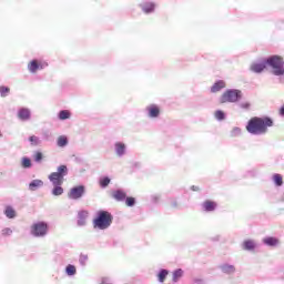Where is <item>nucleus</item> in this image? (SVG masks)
<instances>
[{
    "mask_svg": "<svg viewBox=\"0 0 284 284\" xmlns=\"http://www.w3.org/2000/svg\"><path fill=\"white\" fill-rule=\"evenodd\" d=\"M3 136V134L0 132V138Z\"/></svg>",
    "mask_w": 284,
    "mask_h": 284,
    "instance_id": "nucleus-42",
    "label": "nucleus"
},
{
    "mask_svg": "<svg viewBox=\"0 0 284 284\" xmlns=\"http://www.w3.org/2000/svg\"><path fill=\"white\" fill-rule=\"evenodd\" d=\"M39 187H43V181H41V180H33L29 184V190H31V192L39 190Z\"/></svg>",
    "mask_w": 284,
    "mask_h": 284,
    "instance_id": "nucleus-16",
    "label": "nucleus"
},
{
    "mask_svg": "<svg viewBox=\"0 0 284 284\" xmlns=\"http://www.w3.org/2000/svg\"><path fill=\"white\" fill-rule=\"evenodd\" d=\"M63 194V187L61 185H55V187L52 190L53 196H61Z\"/></svg>",
    "mask_w": 284,
    "mask_h": 284,
    "instance_id": "nucleus-29",
    "label": "nucleus"
},
{
    "mask_svg": "<svg viewBox=\"0 0 284 284\" xmlns=\"http://www.w3.org/2000/svg\"><path fill=\"white\" fill-rule=\"evenodd\" d=\"M124 201L128 207H133V205L136 203V200L134 197H125Z\"/></svg>",
    "mask_w": 284,
    "mask_h": 284,
    "instance_id": "nucleus-31",
    "label": "nucleus"
},
{
    "mask_svg": "<svg viewBox=\"0 0 284 284\" xmlns=\"http://www.w3.org/2000/svg\"><path fill=\"white\" fill-rule=\"evenodd\" d=\"M33 159L37 163H41V161H43V153L41 152H36L34 155H33Z\"/></svg>",
    "mask_w": 284,
    "mask_h": 284,
    "instance_id": "nucleus-34",
    "label": "nucleus"
},
{
    "mask_svg": "<svg viewBox=\"0 0 284 284\" xmlns=\"http://www.w3.org/2000/svg\"><path fill=\"white\" fill-rule=\"evenodd\" d=\"M148 112H149V116L151 119H156V116H159L161 114V109L159 106H156V104H151L146 108Z\"/></svg>",
    "mask_w": 284,
    "mask_h": 284,
    "instance_id": "nucleus-10",
    "label": "nucleus"
},
{
    "mask_svg": "<svg viewBox=\"0 0 284 284\" xmlns=\"http://www.w3.org/2000/svg\"><path fill=\"white\" fill-rule=\"evenodd\" d=\"M31 234L32 236L41 237L48 234V223L45 222H37L31 225Z\"/></svg>",
    "mask_w": 284,
    "mask_h": 284,
    "instance_id": "nucleus-6",
    "label": "nucleus"
},
{
    "mask_svg": "<svg viewBox=\"0 0 284 284\" xmlns=\"http://www.w3.org/2000/svg\"><path fill=\"white\" fill-rule=\"evenodd\" d=\"M143 12L150 14V12H154V3L153 2H145L141 6Z\"/></svg>",
    "mask_w": 284,
    "mask_h": 284,
    "instance_id": "nucleus-17",
    "label": "nucleus"
},
{
    "mask_svg": "<svg viewBox=\"0 0 284 284\" xmlns=\"http://www.w3.org/2000/svg\"><path fill=\"white\" fill-rule=\"evenodd\" d=\"M64 176H68V166L60 165L57 172H52L49 175V181H51L52 185H63Z\"/></svg>",
    "mask_w": 284,
    "mask_h": 284,
    "instance_id": "nucleus-5",
    "label": "nucleus"
},
{
    "mask_svg": "<svg viewBox=\"0 0 284 284\" xmlns=\"http://www.w3.org/2000/svg\"><path fill=\"white\" fill-rule=\"evenodd\" d=\"M29 141H30L31 145H39V138L36 135H31L29 138Z\"/></svg>",
    "mask_w": 284,
    "mask_h": 284,
    "instance_id": "nucleus-37",
    "label": "nucleus"
},
{
    "mask_svg": "<svg viewBox=\"0 0 284 284\" xmlns=\"http://www.w3.org/2000/svg\"><path fill=\"white\" fill-rule=\"evenodd\" d=\"M12 234L11 229H3L2 230V236H10Z\"/></svg>",
    "mask_w": 284,
    "mask_h": 284,
    "instance_id": "nucleus-38",
    "label": "nucleus"
},
{
    "mask_svg": "<svg viewBox=\"0 0 284 284\" xmlns=\"http://www.w3.org/2000/svg\"><path fill=\"white\" fill-rule=\"evenodd\" d=\"M58 145H59V148H65V145H68V136L60 135L58 138Z\"/></svg>",
    "mask_w": 284,
    "mask_h": 284,
    "instance_id": "nucleus-24",
    "label": "nucleus"
},
{
    "mask_svg": "<svg viewBox=\"0 0 284 284\" xmlns=\"http://www.w3.org/2000/svg\"><path fill=\"white\" fill-rule=\"evenodd\" d=\"M224 88H225V81L219 80L212 85L211 92L213 93L221 92V90H223Z\"/></svg>",
    "mask_w": 284,
    "mask_h": 284,
    "instance_id": "nucleus-14",
    "label": "nucleus"
},
{
    "mask_svg": "<svg viewBox=\"0 0 284 284\" xmlns=\"http://www.w3.org/2000/svg\"><path fill=\"white\" fill-rule=\"evenodd\" d=\"M168 270H161L160 273L158 274V280L160 283H164L165 278L168 277Z\"/></svg>",
    "mask_w": 284,
    "mask_h": 284,
    "instance_id": "nucleus-25",
    "label": "nucleus"
},
{
    "mask_svg": "<svg viewBox=\"0 0 284 284\" xmlns=\"http://www.w3.org/2000/svg\"><path fill=\"white\" fill-rule=\"evenodd\" d=\"M243 99V92L237 89L226 90L220 98V103H236Z\"/></svg>",
    "mask_w": 284,
    "mask_h": 284,
    "instance_id": "nucleus-4",
    "label": "nucleus"
},
{
    "mask_svg": "<svg viewBox=\"0 0 284 284\" xmlns=\"http://www.w3.org/2000/svg\"><path fill=\"white\" fill-rule=\"evenodd\" d=\"M274 125V120L272 118H251L246 124V130L250 134H266L267 128Z\"/></svg>",
    "mask_w": 284,
    "mask_h": 284,
    "instance_id": "nucleus-1",
    "label": "nucleus"
},
{
    "mask_svg": "<svg viewBox=\"0 0 284 284\" xmlns=\"http://www.w3.org/2000/svg\"><path fill=\"white\" fill-rule=\"evenodd\" d=\"M243 247H244V250L252 251V250H254V247H256V244H254V241H252V240H246L243 242Z\"/></svg>",
    "mask_w": 284,
    "mask_h": 284,
    "instance_id": "nucleus-23",
    "label": "nucleus"
},
{
    "mask_svg": "<svg viewBox=\"0 0 284 284\" xmlns=\"http://www.w3.org/2000/svg\"><path fill=\"white\" fill-rule=\"evenodd\" d=\"M278 114L280 116H284V104L280 108Z\"/></svg>",
    "mask_w": 284,
    "mask_h": 284,
    "instance_id": "nucleus-39",
    "label": "nucleus"
},
{
    "mask_svg": "<svg viewBox=\"0 0 284 284\" xmlns=\"http://www.w3.org/2000/svg\"><path fill=\"white\" fill-rule=\"evenodd\" d=\"M115 152L118 156H123L125 154V144L119 142L115 144Z\"/></svg>",
    "mask_w": 284,
    "mask_h": 284,
    "instance_id": "nucleus-18",
    "label": "nucleus"
},
{
    "mask_svg": "<svg viewBox=\"0 0 284 284\" xmlns=\"http://www.w3.org/2000/svg\"><path fill=\"white\" fill-rule=\"evenodd\" d=\"M112 221H114V216L112 213L108 211L98 212L97 217L93 220L94 230H108L110 225H112Z\"/></svg>",
    "mask_w": 284,
    "mask_h": 284,
    "instance_id": "nucleus-2",
    "label": "nucleus"
},
{
    "mask_svg": "<svg viewBox=\"0 0 284 284\" xmlns=\"http://www.w3.org/2000/svg\"><path fill=\"white\" fill-rule=\"evenodd\" d=\"M273 182L277 187H281L283 185V175L278 173L273 174Z\"/></svg>",
    "mask_w": 284,
    "mask_h": 284,
    "instance_id": "nucleus-20",
    "label": "nucleus"
},
{
    "mask_svg": "<svg viewBox=\"0 0 284 284\" xmlns=\"http://www.w3.org/2000/svg\"><path fill=\"white\" fill-rule=\"evenodd\" d=\"M89 212L88 211H81L78 214V225H85V220L89 216Z\"/></svg>",
    "mask_w": 284,
    "mask_h": 284,
    "instance_id": "nucleus-15",
    "label": "nucleus"
},
{
    "mask_svg": "<svg viewBox=\"0 0 284 284\" xmlns=\"http://www.w3.org/2000/svg\"><path fill=\"white\" fill-rule=\"evenodd\" d=\"M216 205H217L216 202L206 200L202 204V207H203L204 212H214V210H216Z\"/></svg>",
    "mask_w": 284,
    "mask_h": 284,
    "instance_id": "nucleus-11",
    "label": "nucleus"
},
{
    "mask_svg": "<svg viewBox=\"0 0 284 284\" xmlns=\"http://www.w3.org/2000/svg\"><path fill=\"white\" fill-rule=\"evenodd\" d=\"M8 94H10V88L0 87V97H8Z\"/></svg>",
    "mask_w": 284,
    "mask_h": 284,
    "instance_id": "nucleus-32",
    "label": "nucleus"
},
{
    "mask_svg": "<svg viewBox=\"0 0 284 284\" xmlns=\"http://www.w3.org/2000/svg\"><path fill=\"white\" fill-rule=\"evenodd\" d=\"M191 189H192L193 192H199V190H201V189H200L199 186H196V185H193Z\"/></svg>",
    "mask_w": 284,
    "mask_h": 284,
    "instance_id": "nucleus-40",
    "label": "nucleus"
},
{
    "mask_svg": "<svg viewBox=\"0 0 284 284\" xmlns=\"http://www.w3.org/2000/svg\"><path fill=\"white\" fill-rule=\"evenodd\" d=\"M44 64L41 63V61L39 60H32L31 62H29L28 64V70L29 72H31L32 74H34L37 72V70H43Z\"/></svg>",
    "mask_w": 284,
    "mask_h": 284,
    "instance_id": "nucleus-8",
    "label": "nucleus"
},
{
    "mask_svg": "<svg viewBox=\"0 0 284 284\" xmlns=\"http://www.w3.org/2000/svg\"><path fill=\"white\" fill-rule=\"evenodd\" d=\"M110 185V178H102L100 180V187H108Z\"/></svg>",
    "mask_w": 284,
    "mask_h": 284,
    "instance_id": "nucleus-33",
    "label": "nucleus"
},
{
    "mask_svg": "<svg viewBox=\"0 0 284 284\" xmlns=\"http://www.w3.org/2000/svg\"><path fill=\"white\" fill-rule=\"evenodd\" d=\"M22 168H32V161L29 158H23Z\"/></svg>",
    "mask_w": 284,
    "mask_h": 284,
    "instance_id": "nucleus-35",
    "label": "nucleus"
},
{
    "mask_svg": "<svg viewBox=\"0 0 284 284\" xmlns=\"http://www.w3.org/2000/svg\"><path fill=\"white\" fill-rule=\"evenodd\" d=\"M265 68H267V60H264L262 62H255L251 65L252 72H256L257 74H261V72H263Z\"/></svg>",
    "mask_w": 284,
    "mask_h": 284,
    "instance_id": "nucleus-9",
    "label": "nucleus"
},
{
    "mask_svg": "<svg viewBox=\"0 0 284 284\" xmlns=\"http://www.w3.org/2000/svg\"><path fill=\"white\" fill-rule=\"evenodd\" d=\"M222 272H224V274H234V272H236V268L234 267V265L224 264L222 266Z\"/></svg>",
    "mask_w": 284,
    "mask_h": 284,
    "instance_id": "nucleus-19",
    "label": "nucleus"
},
{
    "mask_svg": "<svg viewBox=\"0 0 284 284\" xmlns=\"http://www.w3.org/2000/svg\"><path fill=\"white\" fill-rule=\"evenodd\" d=\"M266 65L273 68V74L275 77H283L284 74V60L280 55H272L271 58L266 59Z\"/></svg>",
    "mask_w": 284,
    "mask_h": 284,
    "instance_id": "nucleus-3",
    "label": "nucleus"
},
{
    "mask_svg": "<svg viewBox=\"0 0 284 284\" xmlns=\"http://www.w3.org/2000/svg\"><path fill=\"white\" fill-rule=\"evenodd\" d=\"M112 196L115 201H125L128 194L124 191L116 190L112 192Z\"/></svg>",
    "mask_w": 284,
    "mask_h": 284,
    "instance_id": "nucleus-13",
    "label": "nucleus"
},
{
    "mask_svg": "<svg viewBox=\"0 0 284 284\" xmlns=\"http://www.w3.org/2000/svg\"><path fill=\"white\" fill-rule=\"evenodd\" d=\"M84 194H85V186L78 185V186L72 187L69 191L68 196H69V199L77 201V200L81 199V196H83Z\"/></svg>",
    "mask_w": 284,
    "mask_h": 284,
    "instance_id": "nucleus-7",
    "label": "nucleus"
},
{
    "mask_svg": "<svg viewBox=\"0 0 284 284\" xmlns=\"http://www.w3.org/2000/svg\"><path fill=\"white\" fill-rule=\"evenodd\" d=\"M183 276V270L178 268L176 271L173 272V283H178L179 278Z\"/></svg>",
    "mask_w": 284,
    "mask_h": 284,
    "instance_id": "nucleus-27",
    "label": "nucleus"
},
{
    "mask_svg": "<svg viewBox=\"0 0 284 284\" xmlns=\"http://www.w3.org/2000/svg\"><path fill=\"white\" fill-rule=\"evenodd\" d=\"M265 245H270L271 247H275V245H278V239L276 237H266L264 239Z\"/></svg>",
    "mask_w": 284,
    "mask_h": 284,
    "instance_id": "nucleus-22",
    "label": "nucleus"
},
{
    "mask_svg": "<svg viewBox=\"0 0 284 284\" xmlns=\"http://www.w3.org/2000/svg\"><path fill=\"white\" fill-rule=\"evenodd\" d=\"M71 113L68 110H62L59 112V119L60 121H65V119H70Z\"/></svg>",
    "mask_w": 284,
    "mask_h": 284,
    "instance_id": "nucleus-26",
    "label": "nucleus"
},
{
    "mask_svg": "<svg viewBox=\"0 0 284 284\" xmlns=\"http://www.w3.org/2000/svg\"><path fill=\"white\" fill-rule=\"evenodd\" d=\"M240 108H242V110H250L252 108V103L251 102H242L240 103Z\"/></svg>",
    "mask_w": 284,
    "mask_h": 284,
    "instance_id": "nucleus-36",
    "label": "nucleus"
},
{
    "mask_svg": "<svg viewBox=\"0 0 284 284\" xmlns=\"http://www.w3.org/2000/svg\"><path fill=\"white\" fill-rule=\"evenodd\" d=\"M4 214H6L7 219H14V216H17V211H14V209H12V206H7Z\"/></svg>",
    "mask_w": 284,
    "mask_h": 284,
    "instance_id": "nucleus-21",
    "label": "nucleus"
},
{
    "mask_svg": "<svg viewBox=\"0 0 284 284\" xmlns=\"http://www.w3.org/2000/svg\"><path fill=\"white\" fill-rule=\"evenodd\" d=\"M233 132H235V134H241V129L235 128V129L233 130Z\"/></svg>",
    "mask_w": 284,
    "mask_h": 284,
    "instance_id": "nucleus-41",
    "label": "nucleus"
},
{
    "mask_svg": "<svg viewBox=\"0 0 284 284\" xmlns=\"http://www.w3.org/2000/svg\"><path fill=\"white\" fill-rule=\"evenodd\" d=\"M65 272L68 276H74V274H77V267H74L72 264H69L65 268Z\"/></svg>",
    "mask_w": 284,
    "mask_h": 284,
    "instance_id": "nucleus-28",
    "label": "nucleus"
},
{
    "mask_svg": "<svg viewBox=\"0 0 284 284\" xmlns=\"http://www.w3.org/2000/svg\"><path fill=\"white\" fill-rule=\"evenodd\" d=\"M215 119H217V121H223L225 119V113L221 110L215 111L214 114Z\"/></svg>",
    "mask_w": 284,
    "mask_h": 284,
    "instance_id": "nucleus-30",
    "label": "nucleus"
},
{
    "mask_svg": "<svg viewBox=\"0 0 284 284\" xmlns=\"http://www.w3.org/2000/svg\"><path fill=\"white\" fill-rule=\"evenodd\" d=\"M18 118L21 120V121H29L30 119V110L29 109H26V108H22L18 111Z\"/></svg>",
    "mask_w": 284,
    "mask_h": 284,
    "instance_id": "nucleus-12",
    "label": "nucleus"
}]
</instances>
